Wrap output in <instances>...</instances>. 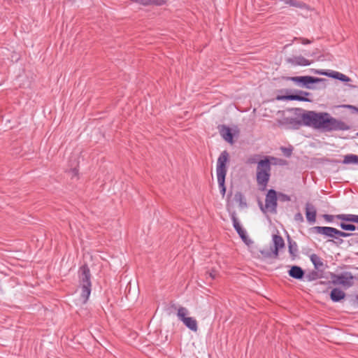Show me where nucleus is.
I'll list each match as a JSON object with an SVG mask.
<instances>
[{"instance_id": "nucleus-1", "label": "nucleus", "mask_w": 358, "mask_h": 358, "mask_svg": "<svg viewBox=\"0 0 358 358\" xmlns=\"http://www.w3.org/2000/svg\"><path fill=\"white\" fill-rule=\"evenodd\" d=\"M305 125L322 131H346L350 126L341 120L332 117L328 113L307 111L301 115Z\"/></svg>"}, {"instance_id": "nucleus-2", "label": "nucleus", "mask_w": 358, "mask_h": 358, "mask_svg": "<svg viewBox=\"0 0 358 358\" xmlns=\"http://www.w3.org/2000/svg\"><path fill=\"white\" fill-rule=\"evenodd\" d=\"M79 283L80 292V300L83 303H85L91 294V274L89 267L83 265L79 271Z\"/></svg>"}, {"instance_id": "nucleus-3", "label": "nucleus", "mask_w": 358, "mask_h": 358, "mask_svg": "<svg viewBox=\"0 0 358 358\" xmlns=\"http://www.w3.org/2000/svg\"><path fill=\"white\" fill-rule=\"evenodd\" d=\"M229 153L227 151L224 150L220 155L216 167V173L217 182L220 188V193L222 196H224L226 192V187L224 185L225 177L227 175V163L229 162Z\"/></svg>"}, {"instance_id": "nucleus-4", "label": "nucleus", "mask_w": 358, "mask_h": 358, "mask_svg": "<svg viewBox=\"0 0 358 358\" xmlns=\"http://www.w3.org/2000/svg\"><path fill=\"white\" fill-rule=\"evenodd\" d=\"M271 176V162L268 159H262L257 163V182L259 189H266Z\"/></svg>"}, {"instance_id": "nucleus-5", "label": "nucleus", "mask_w": 358, "mask_h": 358, "mask_svg": "<svg viewBox=\"0 0 358 358\" xmlns=\"http://www.w3.org/2000/svg\"><path fill=\"white\" fill-rule=\"evenodd\" d=\"M331 278L334 285H340L344 287H350L354 285L355 276L350 272L331 274Z\"/></svg>"}, {"instance_id": "nucleus-6", "label": "nucleus", "mask_w": 358, "mask_h": 358, "mask_svg": "<svg viewBox=\"0 0 358 358\" xmlns=\"http://www.w3.org/2000/svg\"><path fill=\"white\" fill-rule=\"evenodd\" d=\"M188 314V310L185 307H180L178 309L177 316L183 324L193 331H196L198 329V325L196 320L192 317H187Z\"/></svg>"}, {"instance_id": "nucleus-7", "label": "nucleus", "mask_w": 358, "mask_h": 358, "mask_svg": "<svg viewBox=\"0 0 358 358\" xmlns=\"http://www.w3.org/2000/svg\"><path fill=\"white\" fill-rule=\"evenodd\" d=\"M277 193L274 189H269L266 194L265 206L261 204V209L263 212L276 213L277 208Z\"/></svg>"}, {"instance_id": "nucleus-8", "label": "nucleus", "mask_w": 358, "mask_h": 358, "mask_svg": "<svg viewBox=\"0 0 358 358\" xmlns=\"http://www.w3.org/2000/svg\"><path fill=\"white\" fill-rule=\"evenodd\" d=\"M291 80L303 87L310 89L312 88L310 85V84L318 83L322 79L309 76H305L292 77Z\"/></svg>"}, {"instance_id": "nucleus-9", "label": "nucleus", "mask_w": 358, "mask_h": 358, "mask_svg": "<svg viewBox=\"0 0 358 358\" xmlns=\"http://www.w3.org/2000/svg\"><path fill=\"white\" fill-rule=\"evenodd\" d=\"M286 62L288 64H290L292 66H309L311 64V62L305 58L304 57L301 55L298 56H292L291 57H288L286 59Z\"/></svg>"}, {"instance_id": "nucleus-10", "label": "nucleus", "mask_w": 358, "mask_h": 358, "mask_svg": "<svg viewBox=\"0 0 358 358\" xmlns=\"http://www.w3.org/2000/svg\"><path fill=\"white\" fill-rule=\"evenodd\" d=\"M310 94L304 91H299L296 94H290L285 96V99L287 100H296L300 101H307L310 102L312 99H309L308 96H310Z\"/></svg>"}, {"instance_id": "nucleus-11", "label": "nucleus", "mask_w": 358, "mask_h": 358, "mask_svg": "<svg viewBox=\"0 0 358 358\" xmlns=\"http://www.w3.org/2000/svg\"><path fill=\"white\" fill-rule=\"evenodd\" d=\"M273 243L274 245L273 255L275 257H278L279 250L285 246L284 240L280 236L275 234L273 236Z\"/></svg>"}, {"instance_id": "nucleus-12", "label": "nucleus", "mask_w": 358, "mask_h": 358, "mask_svg": "<svg viewBox=\"0 0 358 358\" xmlns=\"http://www.w3.org/2000/svg\"><path fill=\"white\" fill-rule=\"evenodd\" d=\"M306 215L307 220L310 223H314L316 220V210L312 205L307 204L306 208Z\"/></svg>"}, {"instance_id": "nucleus-13", "label": "nucleus", "mask_w": 358, "mask_h": 358, "mask_svg": "<svg viewBox=\"0 0 358 358\" xmlns=\"http://www.w3.org/2000/svg\"><path fill=\"white\" fill-rule=\"evenodd\" d=\"M333 227H315L314 231L319 234L324 235L325 236L334 238V235L333 231Z\"/></svg>"}, {"instance_id": "nucleus-14", "label": "nucleus", "mask_w": 358, "mask_h": 358, "mask_svg": "<svg viewBox=\"0 0 358 358\" xmlns=\"http://www.w3.org/2000/svg\"><path fill=\"white\" fill-rule=\"evenodd\" d=\"M345 296V294L343 291L338 288H334L330 294L331 299L334 302H338L341 299H344Z\"/></svg>"}, {"instance_id": "nucleus-15", "label": "nucleus", "mask_w": 358, "mask_h": 358, "mask_svg": "<svg viewBox=\"0 0 358 358\" xmlns=\"http://www.w3.org/2000/svg\"><path fill=\"white\" fill-rule=\"evenodd\" d=\"M289 275L295 279L299 280L303 277L304 271L301 267L293 266L289 271Z\"/></svg>"}, {"instance_id": "nucleus-16", "label": "nucleus", "mask_w": 358, "mask_h": 358, "mask_svg": "<svg viewBox=\"0 0 358 358\" xmlns=\"http://www.w3.org/2000/svg\"><path fill=\"white\" fill-rule=\"evenodd\" d=\"M281 2H283L285 4L288 5L292 7L299 8L301 9L308 8L307 5L299 1V0H279Z\"/></svg>"}, {"instance_id": "nucleus-17", "label": "nucleus", "mask_w": 358, "mask_h": 358, "mask_svg": "<svg viewBox=\"0 0 358 358\" xmlns=\"http://www.w3.org/2000/svg\"><path fill=\"white\" fill-rule=\"evenodd\" d=\"M338 220L358 223V215L353 214H339L336 215Z\"/></svg>"}, {"instance_id": "nucleus-18", "label": "nucleus", "mask_w": 358, "mask_h": 358, "mask_svg": "<svg viewBox=\"0 0 358 358\" xmlns=\"http://www.w3.org/2000/svg\"><path fill=\"white\" fill-rule=\"evenodd\" d=\"M222 136L223 138L230 143H233V135L231 134V129L227 127H224L223 129L220 131Z\"/></svg>"}, {"instance_id": "nucleus-19", "label": "nucleus", "mask_w": 358, "mask_h": 358, "mask_svg": "<svg viewBox=\"0 0 358 358\" xmlns=\"http://www.w3.org/2000/svg\"><path fill=\"white\" fill-rule=\"evenodd\" d=\"M310 260L316 269L319 270L323 266V262L317 255H312Z\"/></svg>"}, {"instance_id": "nucleus-20", "label": "nucleus", "mask_w": 358, "mask_h": 358, "mask_svg": "<svg viewBox=\"0 0 358 358\" xmlns=\"http://www.w3.org/2000/svg\"><path fill=\"white\" fill-rule=\"evenodd\" d=\"M344 164H358V156L353 154L347 155L343 159Z\"/></svg>"}, {"instance_id": "nucleus-21", "label": "nucleus", "mask_w": 358, "mask_h": 358, "mask_svg": "<svg viewBox=\"0 0 358 358\" xmlns=\"http://www.w3.org/2000/svg\"><path fill=\"white\" fill-rule=\"evenodd\" d=\"M331 231H333V234L334 235V238H338V236H341V237H348V236L352 235L350 233H347V232H344V231H340V230H338V229H337L336 228H334V227H333V230H331Z\"/></svg>"}, {"instance_id": "nucleus-22", "label": "nucleus", "mask_w": 358, "mask_h": 358, "mask_svg": "<svg viewBox=\"0 0 358 358\" xmlns=\"http://www.w3.org/2000/svg\"><path fill=\"white\" fill-rule=\"evenodd\" d=\"M237 233L240 236V237L242 238L244 243H245L247 245H249L250 243H251V241L248 239L246 231L243 229H241L240 231H237Z\"/></svg>"}, {"instance_id": "nucleus-23", "label": "nucleus", "mask_w": 358, "mask_h": 358, "mask_svg": "<svg viewBox=\"0 0 358 358\" xmlns=\"http://www.w3.org/2000/svg\"><path fill=\"white\" fill-rule=\"evenodd\" d=\"M340 227L342 229L347 231H355L356 229V227L354 224H346L344 222H341L340 224Z\"/></svg>"}, {"instance_id": "nucleus-24", "label": "nucleus", "mask_w": 358, "mask_h": 358, "mask_svg": "<svg viewBox=\"0 0 358 358\" xmlns=\"http://www.w3.org/2000/svg\"><path fill=\"white\" fill-rule=\"evenodd\" d=\"M317 73L320 74V75L328 76L329 77H331V78H336V79H338V76L336 75V73H338V71H332L330 73H327V72H323V71H317Z\"/></svg>"}, {"instance_id": "nucleus-25", "label": "nucleus", "mask_w": 358, "mask_h": 358, "mask_svg": "<svg viewBox=\"0 0 358 358\" xmlns=\"http://www.w3.org/2000/svg\"><path fill=\"white\" fill-rule=\"evenodd\" d=\"M289 252L292 255H295V254L297 252V245L295 242L289 243Z\"/></svg>"}, {"instance_id": "nucleus-26", "label": "nucleus", "mask_w": 358, "mask_h": 358, "mask_svg": "<svg viewBox=\"0 0 358 358\" xmlns=\"http://www.w3.org/2000/svg\"><path fill=\"white\" fill-rule=\"evenodd\" d=\"M231 219H232V222H233V226L236 231H240L241 229H243L241 227L238 220L234 215L232 216Z\"/></svg>"}, {"instance_id": "nucleus-27", "label": "nucleus", "mask_w": 358, "mask_h": 358, "mask_svg": "<svg viewBox=\"0 0 358 358\" xmlns=\"http://www.w3.org/2000/svg\"><path fill=\"white\" fill-rule=\"evenodd\" d=\"M338 76V80L343 81V82H349L350 80V78L348 77L347 76L338 72V73H336Z\"/></svg>"}, {"instance_id": "nucleus-28", "label": "nucleus", "mask_w": 358, "mask_h": 358, "mask_svg": "<svg viewBox=\"0 0 358 358\" xmlns=\"http://www.w3.org/2000/svg\"><path fill=\"white\" fill-rule=\"evenodd\" d=\"M277 197L278 199H279L281 201H289L290 200V198L288 195L282 193H280Z\"/></svg>"}, {"instance_id": "nucleus-29", "label": "nucleus", "mask_w": 358, "mask_h": 358, "mask_svg": "<svg viewBox=\"0 0 358 358\" xmlns=\"http://www.w3.org/2000/svg\"><path fill=\"white\" fill-rule=\"evenodd\" d=\"M281 150L282 151V152L284 153V155L286 157H290L292 155V148H289L282 147Z\"/></svg>"}, {"instance_id": "nucleus-30", "label": "nucleus", "mask_w": 358, "mask_h": 358, "mask_svg": "<svg viewBox=\"0 0 358 358\" xmlns=\"http://www.w3.org/2000/svg\"><path fill=\"white\" fill-rule=\"evenodd\" d=\"M294 40L299 41L301 43H302L303 45H307V44L311 43V41H310L307 38H295Z\"/></svg>"}, {"instance_id": "nucleus-31", "label": "nucleus", "mask_w": 358, "mask_h": 358, "mask_svg": "<svg viewBox=\"0 0 358 358\" xmlns=\"http://www.w3.org/2000/svg\"><path fill=\"white\" fill-rule=\"evenodd\" d=\"M167 0H151V4L161 6L166 3Z\"/></svg>"}, {"instance_id": "nucleus-32", "label": "nucleus", "mask_w": 358, "mask_h": 358, "mask_svg": "<svg viewBox=\"0 0 358 358\" xmlns=\"http://www.w3.org/2000/svg\"><path fill=\"white\" fill-rule=\"evenodd\" d=\"M294 220L297 222H303V217L301 213H298L294 215Z\"/></svg>"}, {"instance_id": "nucleus-33", "label": "nucleus", "mask_w": 358, "mask_h": 358, "mask_svg": "<svg viewBox=\"0 0 358 358\" xmlns=\"http://www.w3.org/2000/svg\"><path fill=\"white\" fill-rule=\"evenodd\" d=\"M324 220L329 222H331L333 221L334 216L331 215H323Z\"/></svg>"}, {"instance_id": "nucleus-34", "label": "nucleus", "mask_w": 358, "mask_h": 358, "mask_svg": "<svg viewBox=\"0 0 358 358\" xmlns=\"http://www.w3.org/2000/svg\"><path fill=\"white\" fill-rule=\"evenodd\" d=\"M235 197H236V200H239L241 203L242 202V199L243 198V194L241 193H240V192L237 193L235 195Z\"/></svg>"}, {"instance_id": "nucleus-35", "label": "nucleus", "mask_w": 358, "mask_h": 358, "mask_svg": "<svg viewBox=\"0 0 358 358\" xmlns=\"http://www.w3.org/2000/svg\"><path fill=\"white\" fill-rule=\"evenodd\" d=\"M345 108H350V109H352L353 110H355L357 112H358V108L354 106H352V105H345L343 106Z\"/></svg>"}, {"instance_id": "nucleus-36", "label": "nucleus", "mask_w": 358, "mask_h": 358, "mask_svg": "<svg viewBox=\"0 0 358 358\" xmlns=\"http://www.w3.org/2000/svg\"><path fill=\"white\" fill-rule=\"evenodd\" d=\"M248 162L251 163V164H253V163L256 162V160H255V158H250V159H248Z\"/></svg>"}, {"instance_id": "nucleus-37", "label": "nucleus", "mask_w": 358, "mask_h": 358, "mask_svg": "<svg viewBox=\"0 0 358 358\" xmlns=\"http://www.w3.org/2000/svg\"><path fill=\"white\" fill-rule=\"evenodd\" d=\"M210 277H211L212 278H215L216 275H215V273H210Z\"/></svg>"}, {"instance_id": "nucleus-38", "label": "nucleus", "mask_w": 358, "mask_h": 358, "mask_svg": "<svg viewBox=\"0 0 358 358\" xmlns=\"http://www.w3.org/2000/svg\"><path fill=\"white\" fill-rule=\"evenodd\" d=\"M357 135H358V132H357Z\"/></svg>"}, {"instance_id": "nucleus-39", "label": "nucleus", "mask_w": 358, "mask_h": 358, "mask_svg": "<svg viewBox=\"0 0 358 358\" xmlns=\"http://www.w3.org/2000/svg\"><path fill=\"white\" fill-rule=\"evenodd\" d=\"M357 229H358V226H357Z\"/></svg>"}]
</instances>
